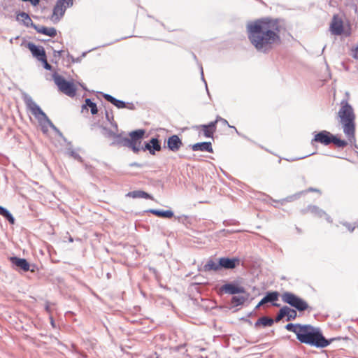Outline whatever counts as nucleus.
Segmentation results:
<instances>
[{"label": "nucleus", "instance_id": "1", "mask_svg": "<svg viewBox=\"0 0 358 358\" xmlns=\"http://www.w3.org/2000/svg\"><path fill=\"white\" fill-rule=\"evenodd\" d=\"M247 34L250 43L262 53H268L280 44V28L278 22L257 20L247 24Z\"/></svg>", "mask_w": 358, "mask_h": 358}, {"label": "nucleus", "instance_id": "2", "mask_svg": "<svg viewBox=\"0 0 358 358\" xmlns=\"http://www.w3.org/2000/svg\"><path fill=\"white\" fill-rule=\"evenodd\" d=\"M338 117L343 127V133L349 141L355 142V114L353 108L348 101L343 100L341 102Z\"/></svg>", "mask_w": 358, "mask_h": 358}, {"label": "nucleus", "instance_id": "3", "mask_svg": "<svg viewBox=\"0 0 358 358\" xmlns=\"http://www.w3.org/2000/svg\"><path fill=\"white\" fill-rule=\"evenodd\" d=\"M296 338L302 343L320 348L328 346L331 342L324 337L319 328L310 324H303Z\"/></svg>", "mask_w": 358, "mask_h": 358}, {"label": "nucleus", "instance_id": "4", "mask_svg": "<svg viewBox=\"0 0 358 358\" xmlns=\"http://www.w3.org/2000/svg\"><path fill=\"white\" fill-rule=\"evenodd\" d=\"M25 103L31 111V114L38 120L42 126L43 131L45 132V124L49 125L59 136L63 137L62 132L53 124L46 114L41 110L38 105L36 104L32 98L27 96L24 99Z\"/></svg>", "mask_w": 358, "mask_h": 358}, {"label": "nucleus", "instance_id": "5", "mask_svg": "<svg viewBox=\"0 0 358 358\" xmlns=\"http://www.w3.org/2000/svg\"><path fill=\"white\" fill-rule=\"evenodd\" d=\"M281 297L283 302L294 307L300 312L306 310L308 307V303L303 299L292 292H285L282 294Z\"/></svg>", "mask_w": 358, "mask_h": 358}, {"label": "nucleus", "instance_id": "6", "mask_svg": "<svg viewBox=\"0 0 358 358\" xmlns=\"http://www.w3.org/2000/svg\"><path fill=\"white\" fill-rule=\"evenodd\" d=\"M53 79L62 92L70 97L76 95V88L73 83L66 80L64 77L56 73L53 75Z\"/></svg>", "mask_w": 358, "mask_h": 358}, {"label": "nucleus", "instance_id": "7", "mask_svg": "<svg viewBox=\"0 0 358 358\" xmlns=\"http://www.w3.org/2000/svg\"><path fill=\"white\" fill-rule=\"evenodd\" d=\"M73 0H57L54 6L51 20L57 22L64 16L67 8L72 6Z\"/></svg>", "mask_w": 358, "mask_h": 358}, {"label": "nucleus", "instance_id": "8", "mask_svg": "<svg viewBox=\"0 0 358 358\" xmlns=\"http://www.w3.org/2000/svg\"><path fill=\"white\" fill-rule=\"evenodd\" d=\"M194 128L199 131V134L202 133L206 138H213L217 129L216 122H210L208 124L196 125Z\"/></svg>", "mask_w": 358, "mask_h": 358}, {"label": "nucleus", "instance_id": "9", "mask_svg": "<svg viewBox=\"0 0 358 358\" xmlns=\"http://www.w3.org/2000/svg\"><path fill=\"white\" fill-rule=\"evenodd\" d=\"M296 316L297 313L295 310L285 306L280 309L278 315L275 317V322H279L285 317H287V321H290L294 320Z\"/></svg>", "mask_w": 358, "mask_h": 358}, {"label": "nucleus", "instance_id": "10", "mask_svg": "<svg viewBox=\"0 0 358 358\" xmlns=\"http://www.w3.org/2000/svg\"><path fill=\"white\" fill-rule=\"evenodd\" d=\"M331 136L332 134L330 132L326 130H323L315 135L311 143L313 144V142L315 141L320 143L324 145H328L330 143H331Z\"/></svg>", "mask_w": 358, "mask_h": 358}, {"label": "nucleus", "instance_id": "11", "mask_svg": "<svg viewBox=\"0 0 358 358\" xmlns=\"http://www.w3.org/2000/svg\"><path fill=\"white\" fill-rule=\"evenodd\" d=\"M240 263L238 258L221 257L218 260V266L226 269H233Z\"/></svg>", "mask_w": 358, "mask_h": 358}, {"label": "nucleus", "instance_id": "12", "mask_svg": "<svg viewBox=\"0 0 358 358\" xmlns=\"http://www.w3.org/2000/svg\"><path fill=\"white\" fill-rule=\"evenodd\" d=\"M221 290L226 294H236L245 293V289L243 287L237 286L233 283H226L222 286Z\"/></svg>", "mask_w": 358, "mask_h": 358}, {"label": "nucleus", "instance_id": "13", "mask_svg": "<svg viewBox=\"0 0 358 358\" xmlns=\"http://www.w3.org/2000/svg\"><path fill=\"white\" fill-rule=\"evenodd\" d=\"M27 48L31 51L33 56L38 61H41L46 57L45 50L42 46H37L32 43H29L27 44Z\"/></svg>", "mask_w": 358, "mask_h": 358}, {"label": "nucleus", "instance_id": "14", "mask_svg": "<svg viewBox=\"0 0 358 358\" xmlns=\"http://www.w3.org/2000/svg\"><path fill=\"white\" fill-rule=\"evenodd\" d=\"M161 149V145L157 138H152L149 143H145V146L141 147V150H148L151 155H155V151H160Z\"/></svg>", "mask_w": 358, "mask_h": 358}, {"label": "nucleus", "instance_id": "15", "mask_svg": "<svg viewBox=\"0 0 358 358\" xmlns=\"http://www.w3.org/2000/svg\"><path fill=\"white\" fill-rule=\"evenodd\" d=\"M182 145L181 139L177 135H172L167 140V147L172 152H177Z\"/></svg>", "mask_w": 358, "mask_h": 358}, {"label": "nucleus", "instance_id": "16", "mask_svg": "<svg viewBox=\"0 0 358 358\" xmlns=\"http://www.w3.org/2000/svg\"><path fill=\"white\" fill-rule=\"evenodd\" d=\"M10 262L17 268H20L23 271H28L29 270L30 265L25 259L11 257H10Z\"/></svg>", "mask_w": 358, "mask_h": 358}, {"label": "nucleus", "instance_id": "17", "mask_svg": "<svg viewBox=\"0 0 358 358\" xmlns=\"http://www.w3.org/2000/svg\"><path fill=\"white\" fill-rule=\"evenodd\" d=\"M279 293L276 291L267 292L266 296L260 301V304L272 303L273 306L278 307L280 304L275 303L278 300Z\"/></svg>", "mask_w": 358, "mask_h": 358}, {"label": "nucleus", "instance_id": "18", "mask_svg": "<svg viewBox=\"0 0 358 358\" xmlns=\"http://www.w3.org/2000/svg\"><path fill=\"white\" fill-rule=\"evenodd\" d=\"M330 30L334 35H341L343 31V22L334 16L330 25Z\"/></svg>", "mask_w": 358, "mask_h": 358}, {"label": "nucleus", "instance_id": "19", "mask_svg": "<svg viewBox=\"0 0 358 358\" xmlns=\"http://www.w3.org/2000/svg\"><path fill=\"white\" fill-rule=\"evenodd\" d=\"M190 146L193 151H206L210 153L213 152L210 142L196 143Z\"/></svg>", "mask_w": 358, "mask_h": 358}, {"label": "nucleus", "instance_id": "20", "mask_svg": "<svg viewBox=\"0 0 358 358\" xmlns=\"http://www.w3.org/2000/svg\"><path fill=\"white\" fill-rule=\"evenodd\" d=\"M33 28L40 34H43L51 37H54L57 35V30L54 27H45L44 26H39L36 24H33Z\"/></svg>", "mask_w": 358, "mask_h": 358}, {"label": "nucleus", "instance_id": "21", "mask_svg": "<svg viewBox=\"0 0 358 358\" xmlns=\"http://www.w3.org/2000/svg\"><path fill=\"white\" fill-rule=\"evenodd\" d=\"M308 210L318 217H322L324 216L326 220L328 222H332L331 217L329 215H327L323 210L319 208L316 206H309L308 207Z\"/></svg>", "mask_w": 358, "mask_h": 358}, {"label": "nucleus", "instance_id": "22", "mask_svg": "<svg viewBox=\"0 0 358 358\" xmlns=\"http://www.w3.org/2000/svg\"><path fill=\"white\" fill-rule=\"evenodd\" d=\"M103 98L115 106L117 108H124L126 107V103L122 100L117 99L108 94H103Z\"/></svg>", "mask_w": 358, "mask_h": 358}, {"label": "nucleus", "instance_id": "23", "mask_svg": "<svg viewBox=\"0 0 358 358\" xmlns=\"http://www.w3.org/2000/svg\"><path fill=\"white\" fill-rule=\"evenodd\" d=\"M113 141L111 142L110 145H119V146H127V141H129V138L127 137H123L121 134L116 133L114 137L113 138Z\"/></svg>", "mask_w": 358, "mask_h": 358}, {"label": "nucleus", "instance_id": "24", "mask_svg": "<svg viewBox=\"0 0 358 358\" xmlns=\"http://www.w3.org/2000/svg\"><path fill=\"white\" fill-rule=\"evenodd\" d=\"M17 20L18 21L22 22L23 23V24L27 27H33V24H34L33 23L31 17H29V15L24 12L20 13L17 15Z\"/></svg>", "mask_w": 358, "mask_h": 358}, {"label": "nucleus", "instance_id": "25", "mask_svg": "<svg viewBox=\"0 0 358 358\" xmlns=\"http://www.w3.org/2000/svg\"><path fill=\"white\" fill-rule=\"evenodd\" d=\"M144 134H145L144 129H137V130L131 131L129 134V135L130 136V138H129V141H130V142L141 141V139L143 138Z\"/></svg>", "mask_w": 358, "mask_h": 358}, {"label": "nucleus", "instance_id": "26", "mask_svg": "<svg viewBox=\"0 0 358 358\" xmlns=\"http://www.w3.org/2000/svg\"><path fill=\"white\" fill-rule=\"evenodd\" d=\"M148 212L160 217L171 218L173 216V212L169 210H161L157 209H150L148 210Z\"/></svg>", "mask_w": 358, "mask_h": 358}, {"label": "nucleus", "instance_id": "27", "mask_svg": "<svg viewBox=\"0 0 358 358\" xmlns=\"http://www.w3.org/2000/svg\"><path fill=\"white\" fill-rule=\"evenodd\" d=\"M127 196L131 197L134 199L137 198H144V199H152V196L148 194L147 192L142 190H136L129 192L127 193Z\"/></svg>", "mask_w": 358, "mask_h": 358}, {"label": "nucleus", "instance_id": "28", "mask_svg": "<svg viewBox=\"0 0 358 358\" xmlns=\"http://www.w3.org/2000/svg\"><path fill=\"white\" fill-rule=\"evenodd\" d=\"M273 324V320L268 317H262L257 320L255 324V327H257L259 325L264 327H271Z\"/></svg>", "mask_w": 358, "mask_h": 358}, {"label": "nucleus", "instance_id": "29", "mask_svg": "<svg viewBox=\"0 0 358 358\" xmlns=\"http://www.w3.org/2000/svg\"><path fill=\"white\" fill-rule=\"evenodd\" d=\"M220 269V266H218V263H216L212 259L208 261V262L203 266V270L205 272L210 271H217Z\"/></svg>", "mask_w": 358, "mask_h": 358}, {"label": "nucleus", "instance_id": "30", "mask_svg": "<svg viewBox=\"0 0 358 358\" xmlns=\"http://www.w3.org/2000/svg\"><path fill=\"white\" fill-rule=\"evenodd\" d=\"M248 294L246 296H234L231 299V303L234 306H238L243 305L245 301L248 299Z\"/></svg>", "mask_w": 358, "mask_h": 358}, {"label": "nucleus", "instance_id": "31", "mask_svg": "<svg viewBox=\"0 0 358 358\" xmlns=\"http://www.w3.org/2000/svg\"><path fill=\"white\" fill-rule=\"evenodd\" d=\"M127 143L126 147L131 149L134 153H138L141 150V141L130 142L127 141Z\"/></svg>", "mask_w": 358, "mask_h": 358}, {"label": "nucleus", "instance_id": "32", "mask_svg": "<svg viewBox=\"0 0 358 358\" xmlns=\"http://www.w3.org/2000/svg\"><path fill=\"white\" fill-rule=\"evenodd\" d=\"M85 104L83 105V108L88 106L90 108V111L92 115H95L98 112L96 104L94 102H92L90 99H86L85 101Z\"/></svg>", "mask_w": 358, "mask_h": 358}, {"label": "nucleus", "instance_id": "33", "mask_svg": "<svg viewBox=\"0 0 358 358\" xmlns=\"http://www.w3.org/2000/svg\"><path fill=\"white\" fill-rule=\"evenodd\" d=\"M302 325L303 324H300L289 323L285 326V329L287 331L294 332L296 334V336H297V334H299V331L300 329L301 328Z\"/></svg>", "mask_w": 358, "mask_h": 358}, {"label": "nucleus", "instance_id": "34", "mask_svg": "<svg viewBox=\"0 0 358 358\" xmlns=\"http://www.w3.org/2000/svg\"><path fill=\"white\" fill-rule=\"evenodd\" d=\"M101 133L102 134L106 137V138H113L114 137V136L115 135V134L117 133V130H112V129H110L106 127H101Z\"/></svg>", "mask_w": 358, "mask_h": 358}, {"label": "nucleus", "instance_id": "35", "mask_svg": "<svg viewBox=\"0 0 358 358\" xmlns=\"http://www.w3.org/2000/svg\"><path fill=\"white\" fill-rule=\"evenodd\" d=\"M331 143L335 144L338 148H344L348 144V143L345 141L341 140L334 135H332L331 136Z\"/></svg>", "mask_w": 358, "mask_h": 358}, {"label": "nucleus", "instance_id": "36", "mask_svg": "<svg viewBox=\"0 0 358 358\" xmlns=\"http://www.w3.org/2000/svg\"><path fill=\"white\" fill-rule=\"evenodd\" d=\"M105 115L106 120L114 127L115 129L117 130V124L113 121V113L106 110Z\"/></svg>", "mask_w": 358, "mask_h": 358}, {"label": "nucleus", "instance_id": "37", "mask_svg": "<svg viewBox=\"0 0 358 358\" xmlns=\"http://www.w3.org/2000/svg\"><path fill=\"white\" fill-rule=\"evenodd\" d=\"M214 122H216V124L218 122H221L222 123V124L224 125H227L230 128H234L236 131V132L240 135L239 132L238 131V130L236 129V128L234 126H231L229 122H227V120L221 117L220 116H217Z\"/></svg>", "mask_w": 358, "mask_h": 358}, {"label": "nucleus", "instance_id": "38", "mask_svg": "<svg viewBox=\"0 0 358 358\" xmlns=\"http://www.w3.org/2000/svg\"><path fill=\"white\" fill-rule=\"evenodd\" d=\"M3 217H5L10 224L15 223V219L8 210Z\"/></svg>", "mask_w": 358, "mask_h": 358}, {"label": "nucleus", "instance_id": "39", "mask_svg": "<svg viewBox=\"0 0 358 358\" xmlns=\"http://www.w3.org/2000/svg\"><path fill=\"white\" fill-rule=\"evenodd\" d=\"M3 217H5L10 224L15 223V219L8 210Z\"/></svg>", "mask_w": 358, "mask_h": 358}, {"label": "nucleus", "instance_id": "40", "mask_svg": "<svg viewBox=\"0 0 358 358\" xmlns=\"http://www.w3.org/2000/svg\"><path fill=\"white\" fill-rule=\"evenodd\" d=\"M69 154L70 155V156H71L72 157H73L75 159H77L78 161H81L82 160V158L79 155V154H78L76 152H75L74 150H69Z\"/></svg>", "mask_w": 358, "mask_h": 358}, {"label": "nucleus", "instance_id": "41", "mask_svg": "<svg viewBox=\"0 0 358 358\" xmlns=\"http://www.w3.org/2000/svg\"><path fill=\"white\" fill-rule=\"evenodd\" d=\"M40 62H41L43 64V67L46 70H51L52 66L48 63L46 57L45 58H43V59H41Z\"/></svg>", "mask_w": 358, "mask_h": 358}, {"label": "nucleus", "instance_id": "42", "mask_svg": "<svg viewBox=\"0 0 358 358\" xmlns=\"http://www.w3.org/2000/svg\"><path fill=\"white\" fill-rule=\"evenodd\" d=\"M67 57L69 58V59L71 60L72 62H80L81 61V59L80 57L74 58L71 55H70L69 52L67 53Z\"/></svg>", "mask_w": 358, "mask_h": 358}, {"label": "nucleus", "instance_id": "43", "mask_svg": "<svg viewBox=\"0 0 358 358\" xmlns=\"http://www.w3.org/2000/svg\"><path fill=\"white\" fill-rule=\"evenodd\" d=\"M8 212V210L3 206H0V215L3 216L6 213Z\"/></svg>", "mask_w": 358, "mask_h": 358}, {"label": "nucleus", "instance_id": "44", "mask_svg": "<svg viewBox=\"0 0 358 358\" xmlns=\"http://www.w3.org/2000/svg\"><path fill=\"white\" fill-rule=\"evenodd\" d=\"M62 52H64V51H63V50L55 51V52H54V55H55V57H57V56L60 57V56H62Z\"/></svg>", "mask_w": 358, "mask_h": 358}, {"label": "nucleus", "instance_id": "45", "mask_svg": "<svg viewBox=\"0 0 358 358\" xmlns=\"http://www.w3.org/2000/svg\"><path fill=\"white\" fill-rule=\"evenodd\" d=\"M40 0H31L29 2H31L33 5L36 6L38 4Z\"/></svg>", "mask_w": 358, "mask_h": 358}, {"label": "nucleus", "instance_id": "46", "mask_svg": "<svg viewBox=\"0 0 358 358\" xmlns=\"http://www.w3.org/2000/svg\"><path fill=\"white\" fill-rule=\"evenodd\" d=\"M201 77H202V79H203V80L205 82L206 87H207L206 82L205 81V80H204V78H203V69H202V67H201ZM206 90H208V88H206Z\"/></svg>", "mask_w": 358, "mask_h": 358}, {"label": "nucleus", "instance_id": "47", "mask_svg": "<svg viewBox=\"0 0 358 358\" xmlns=\"http://www.w3.org/2000/svg\"><path fill=\"white\" fill-rule=\"evenodd\" d=\"M131 166H137V167H141V165L138 163L134 162L130 164Z\"/></svg>", "mask_w": 358, "mask_h": 358}, {"label": "nucleus", "instance_id": "48", "mask_svg": "<svg viewBox=\"0 0 358 358\" xmlns=\"http://www.w3.org/2000/svg\"><path fill=\"white\" fill-rule=\"evenodd\" d=\"M348 229L350 231L352 232L355 229V227H351L348 226Z\"/></svg>", "mask_w": 358, "mask_h": 358}, {"label": "nucleus", "instance_id": "49", "mask_svg": "<svg viewBox=\"0 0 358 358\" xmlns=\"http://www.w3.org/2000/svg\"><path fill=\"white\" fill-rule=\"evenodd\" d=\"M263 304H260V301L259 302V303L256 306V308H259L261 306H262Z\"/></svg>", "mask_w": 358, "mask_h": 358}, {"label": "nucleus", "instance_id": "50", "mask_svg": "<svg viewBox=\"0 0 358 358\" xmlns=\"http://www.w3.org/2000/svg\"><path fill=\"white\" fill-rule=\"evenodd\" d=\"M310 191H312V192H316L317 191L316 189H313V188H310L309 189Z\"/></svg>", "mask_w": 358, "mask_h": 358}, {"label": "nucleus", "instance_id": "51", "mask_svg": "<svg viewBox=\"0 0 358 358\" xmlns=\"http://www.w3.org/2000/svg\"><path fill=\"white\" fill-rule=\"evenodd\" d=\"M308 155H306V156H304V157H301L298 158L297 159H303V158H305V157H308Z\"/></svg>", "mask_w": 358, "mask_h": 358}, {"label": "nucleus", "instance_id": "52", "mask_svg": "<svg viewBox=\"0 0 358 358\" xmlns=\"http://www.w3.org/2000/svg\"><path fill=\"white\" fill-rule=\"evenodd\" d=\"M85 55H86V53H85V52L83 53V57H85Z\"/></svg>", "mask_w": 358, "mask_h": 358}, {"label": "nucleus", "instance_id": "53", "mask_svg": "<svg viewBox=\"0 0 358 358\" xmlns=\"http://www.w3.org/2000/svg\"><path fill=\"white\" fill-rule=\"evenodd\" d=\"M194 58L196 59V55L193 54Z\"/></svg>", "mask_w": 358, "mask_h": 358}, {"label": "nucleus", "instance_id": "54", "mask_svg": "<svg viewBox=\"0 0 358 358\" xmlns=\"http://www.w3.org/2000/svg\"><path fill=\"white\" fill-rule=\"evenodd\" d=\"M357 227H358V225H357Z\"/></svg>", "mask_w": 358, "mask_h": 358}]
</instances>
